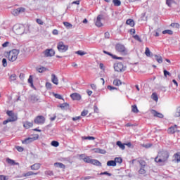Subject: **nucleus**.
<instances>
[{
	"mask_svg": "<svg viewBox=\"0 0 180 180\" xmlns=\"http://www.w3.org/2000/svg\"><path fill=\"white\" fill-rule=\"evenodd\" d=\"M13 30L15 34L20 35L25 33V26L17 24L13 26Z\"/></svg>",
	"mask_w": 180,
	"mask_h": 180,
	"instance_id": "nucleus-3",
	"label": "nucleus"
},
{
	"mask_svg": "<svg viewBox=\"0 0 180 180\" xmlns=\"http://www.w3.org/2000/svg\"><path fill=\"white\" fill-rule=\"evenodd\" d=\"M28 82L29 84H31V86H33V77H32V75L30 76L28 79Z\"/></svg>",
	"mask_w": 180,
	"mask_h": 180,
	"instance_id": "nucleus-51",
	"label": "nucleus"
},
{
	"mask_svg": "<svg viewBox=\"0 0 180 180\" xmlns=\"http://www.w3.org/2000/svg\"><path fill=\"white\" fill-rule=\"evenodd\" d=\"M113 84L115 85V86H119V85H122V82L119 79H116L113 81Z\"/></svg>",
	"mask_w": 180,
	"mask_h": 180,
	"instance_id": "nucleus-28",
	"label": "nucleus"
},
{
	"mask_svg": "<svg viewBox=\"0 0 180 180\" xmlns=\"http://www.w3.org/2000/svg\"><path fill=\"white\" fill-rule=\"evenodd\" d=\"M54 96L55 98H56L57 99H63V97L61 96V95L58 94H54Z\"/></svg>",
	"mask_w": 180,
	"mask_h": 180,
	"instance_id": "nucleus-54",
	"label": "nucleus"
},
{
	"mask_svg": "<svg viewBox=\"0 0 180 180\" xmlns=\"http://www.w3.org/2000/svg\"><path fill=\"white\" fill-rule=\"evenodd\" d=\"M41 166V164L35 163V164L31 165L30 168H31V169H32V171H37V169H40Z\"/></svg>",
	"mask_w": 180,
	"mask_h": 180,
	"instance_id": "nucleus-17",
	"label": "nucleus"
},
{
	"mask_svg": "<svg viewBox=\"0 0 180 180\" xmlns=\"http://www.w3.org/2000/svg\"><path fill=\"white\" fill-rule=\"evenodd\" d=\"M18 56H19V50L17 49H13L11 51L4 52V57H6L8 61H11V63L16 61Z\"/></svg>",
	"mask_w": 180,
	"mask_h": 180,
	"instance_id": "nucleus-1",
	"label": "nucleus"
},
{
	"mask_svg": "<svg viewBox=\"0 0 180 180\" xmlns=\"http://www.w3.org/2000/svg\"><path fill=\"white\" fill-rule=\"evenodd\" d=\"M73 101H81V95L78 93H73L70 95Z\"/></svg>",
	"mask_w": 180,
	"mask_h": 180,
	"instance_id": "nucleus-15",
	"label": "nucleus"
},
{
	"mask_svg": "<svg viewBox=\"0 0 180 180\" xmlns=\"http://www.w3.org/2000/svg\"><path fill=\"white\" fill-rule=\"evenodd\" d=\"M64 26L67 27V29H72V24L68 22H63Z\"/></svg>",
	"mask_w": 180,
	"mask_h": 180,
	"instance_id": "nucleus-32",
	"label": "nucleus"
},
{
	"mask_svg": "<svg viewBox=\"0 0 180 180\" xmlns=\"http://www.w3.org/2000/svg\"><path fill=\"white\" fill-rule=\"evenodd\" d=\"M16 150H18V151H19V153H22L24 149L22 146H17Z\"/></svg>",
	"mask_w": 180,
	"mask_h": 180,
	"instance_id": "nucleus-55",
	"label": "nucleus"
},
{
	"mask_svg": "<svg viewBox=\"0 0 180 180\" xmlns=\"http://www.w3.org/2000/svg\"><path fill=\"white\" fill-rule=\"evenodd\" d=\"M0 180H6V176L4 175H0Z\"/></svg>",
	"mask_w": 180,
	"mask_h": 180,
	"instance_id": "nucleus-64",
	"label": "nucleus"
},
{
	"mask_svg": "<svg viewBox=\"0 0 180 180\" xmlns=\"http://www.w3.org/2000/svg\"><path fill=\"white\" fill-rule=\"evenodd\" d=\"M93 151H94V153H96L98 154H106V151L105 150L101 149L99 148H94Z\"/></svg>",
	"mask_w": 180,
	"mask_h": 180,
	"instance_id": "nucleus-20",
	"label": "nucleus"
},
{
	"mask_svg": "<svg viewBox=\"0 0 180 180\" xmlns=\"http://www.w3.org/2000/svg\"><path fill=\"white\" fill-rule=\"evenodd\" d=\"M38 173H34L33 172H28L27 173H24L22 176H32V175H37Z\"/></svg>",
	"mask_w": 180,
	"mask_h": 180,
	"instance_id": "nucleus-26",
	"label": "nucleus"
},
{
	"mask_svg": "<svg viewBox=\"0 0 180 180\" xmlns=\"http://www.w3.org/2000/svg\"><path fill=\"white\" fill-rule=\"evenodd\" d=\"M6 114L10 117L8 119L10 120H11L12 122H16V120H18V115H16V114H15L13 111H12V110H7Z\"/></svg>",
	"mask_w": 180,
	"mask_h": 180,
	"instance_id": "nucleus-7",
	"label": "nucleus"
},
{
	"mask_svg": "<svg viewBox=\"0 0 180 180\" xmlns=\"http://www.w3.org/2000/svg\"><path fill=\"white\" fill-rule=\"evenodd\" d=\"M163 72H164V76H165V77H167V75H168L169 77H171V73H170L169 72L167 71V70H163Z\"/></svg>",
	"mask_w": 180,
	"mask_h": 180,
	"instance_id": "nucleus-48",
	"label": "nucleus"
},
{
	"mask_svg": "<svg viewBox=\"0 0 180 180\" xmlns=\"http://www.w3.org/2000/svg\"><path fill=\"white\" fill-rule=\"evenodd\" d=\"M134 39H135V40H137V41H139L140 43H141L143 41L141 40V38H140V37L139 35L134 36Z\"/></svg>",
	"mask_w": 180,
	"mask_h": 180,
	"instance_id": "nucleus-50",
	"label": "nucleus"
},
{
	"mask_svg": "<svg viewBox=\"0 0 180 180\" xmlns=\"http://www.w3.org/2000/svg\"><path fill=\"white\" fill-rule=\"evenodd\" d=\"M115 164L117 162L118 164H122L123 162V159L122 158H115Z\"/></svg>",
	"mask_w": 180,
	"mask_h": 180,
	"instance_id": "nucleus-39",
	"label": "nucleus"
},
{
	"mask_svg": "<svg viewBox=\"0 0 180 180\" xmlns=\"http://www.w3.org/2000/svg\"><path fill=\"white\" fill-rule=\"evenodd\" d=\"M100 175H108V176H112V174L108 172H101L100 174Z\"/></svg>",
	"mask_w": 180,
	"mask_h": 180,
	"instance_id": "nucleus-52",
	"label": "nucleus"
},
{
	"mask_svg": "<svg viewBox=\"0 0 180 180\" xmlns=\"http://www.w3.org/2000/svg\"><path fill=\"white\" fill-rule=\"evenodd\" d=\"M145 54L147 57H150L151 51H150V49H148V47L146 48Z\"/></svg>",
	"mask_w": 180,
	"mask_h": 180,
	"instance_id": "nucleus-37",
	"label": "nucleus"
},
{
	"mask_svg": "<svg viewBox=\"0 0 180 180\" xmlns=\"http://www.w3.org/2000/svg\"><path fill=\"white\" fill-rule=\"evenodd\" d=\"M155 60L159 63H162V57L161 56L155 55Z\"/></svg>",
	"mask_w": 180,
	"mask_h": 180,
	"instance_id": "nucleus-24",
	"label": "nucleus"
},
{
	"mask_svg": "<svg viewBox=\"0 0 180 180\" xmlns=\"http://www.w3.org/2000/svg\"><path fill=\"white\" fill-rule=\"evenodd\" d=\"M34 122L36 124H43L46 122V118L43 115H39L34 119Z\"/></svg>",
	"mask_w": 180,
	"mask_h": 180,
	"instance_id": "nucleus-9",
	"label": "nucleus"
},
{
	"mask_svg": "<svg viewBox=\"0 0 180 180\" xmlns=\"http://www.w3.org/2000/svg\"><path fill=\"white\" fill-rule=\"evenodd\" d=\"M176 117H180V108L177 109V111L175 114Z\"/></svg>",
	"mask_w": 180,
	"mask_h": 180,
	"instance_id": "nucleus-58",
	"label": "nucleus"
},
{
	"mask_svg": "<svg viewBox=\"0 0 180 180\" xmlns=\"http://www.w3.org/2000/svg\"><path fill=\"white\" fill-rule=\"evenodd\" d=\"M114 70L115 71H117V72H122V71H124L123 70V63H118L117 64L114 65Z\"/></svg>",
	"mask_w": 180,
	"mask_h": 180,
	"instance_id": "nucleus-11",
	"label": "nucleus"
},
{
	"mask_svg": "<svg viewBox=\"0 0 180 180\" xmlns=\"http://www.w3.org/2000/svg\"><path fill=\"white\" fill-rule=\"evenodd\" d=\"M152 99H153V101H155V102L158 101V96L157 95V94L153 93Z\"/></svg>",
	"mask_w": 180,
	"mask_h": 180,
	"instance_id": "nucleus-40",
	"label": "nucleus"
},
{
	"mask_svg": "<svg viewBox=\"0 0 180 180\" xmlns=\"http://www.w3.org/2000/svg\"><path fill=\"white\" fill-rule=\"evenodd\" d=\"M112 4H114V6H120L122 5L120 0H112Z\"/></svg>",
	"mask_w": 180,
	"mask_h": 180,
	"instance_id": "nucleus-31",
	"label": "nucleus"
},
{
	"mask_svg": "<svg viewBox=\"0 0 180 180\" xmlns=\"http://www.w3.org/2000/svg\"><path fill=\"white\" fill-rule=\"evenodd\" d=\"M83 160L87 164H92L93 165H96L97 167H102V163H101V162H99L98 160L91 159L89 157H86L83 158Z\"/></svg>",
	"mask_w": 180,
	"mask_h": 180,
	"instance_id": "nucleus-4",
	"label": "nucleus"
},
{
	"mask_svg": "<svg viewBox=\"0 0 180 180\" xmlns=\"http://www.w3.org/2000/svg\"><path fill=\"white\" fill-rule=\"evenodd\" d=\"M37 71H38V72H45V71H47V68H37Z\"/></svg>",
	"mask_w": 180,
	"mask_h": 180,
	"instance_id": "nucleus-34",
	"label": "nucleus"
},
{
	"mask_svg": "<svg viewBox=\"0 0 180 180\" xmlns=\"http://www.w3.org/2000/svg\"><path fill=\"white\" fill-rule=\"evenodd\" d=\"M172 27H175L176 29H179V25L176 22H173L170 25Z\"/></svg>",
	"mask_w": 180,
	"mask_h": 180,
	"instance_id": "nucleus-44",
	"label": "nucleus"
},
{
	"mask_svg": "<svg viewBox=\"0 0 180 180\" xmlns=\"http://www.w3.org/2000/svg\"><path fill=\"white\" fill-rule=\"evenodd\" d=\"M36 140H39V135L36 134L31 137L27 138L25 140L22 141V144H30V143H33V141H36Z\"/></svg>",
	"mask_w": 180,
	"mask_h": 180,
	"instance_id": "nucleus-5",
	"label": "nucleus"
},
{
	"mask_svg": "<svg viewBox=\"0 0 180 180\" xmlns=\"http://www.w3.org/2000/svg\"><path fill=\"white\" fill-rule=\"evenodd\" d=\"M139 174H141V175L146 174V169H144V167H141V169L139 171Z\"/></svg>",
	"mask_w": 180,
	"mask_h": 180,
	"instance_id": "nucleus-49",
	"label": "nucleus"
},
{
	"mask_svg": "<svg viewBox=\"0 0 180 180\" xmlns=\"http://www.w3.org/2000/svg\"><path fill=\"white\" fill-rule=\"evenodd\" d=\"M57 49L60 53H65L68 50V45H65L64 42L60 41L58 44Z\"/></svg>",
	"mask_w": 180,
	"mask_h": 180,
	"instance_id": "nucleus-6",
	"label": "nucleus"
},
{
	"mask_svg": "<svg viewBox=\"0 0 180 180\" xmlns=\"http://www.w3.org/2000/svg\"><path fill=\"white\" fill-rule=\"evenodd\" d=\"M107 88H108V89H109V91H113L115 89H117L116 87H114L112 86H108Z\"/></svg>",
	"mask_w": 180,
	"mask_h": 180,
	"instance_id": "nucleus-57",
	"label": "nucleus"
},
{
	"mask_svg": "<svg viewBox=\"0 0 180 180\" xmlns=\"http://www.w3.org/2000/svg\"><path fill=\"white\" fill-rule=\"evenodd\" d=\"M131 112H133V113H139V108H137V105H134L131 106Z\"/></svg>",
	"mask_w": 180,
	"mask_h": 180,
	"instance_id": "nucleus-30",
	"label": "nucleus"
},
{
	"mask_svg": "<svg viewBox=\"0 0 180 180\" xmlns=\"http://www.w3.org/2000/svg\"><path fill=\"white\" fill-rule=\"evenodd\" d=\"M51 146H53V147H58V146H60V143L57 141H53L51 143Z\"/></svg>",
	"mask_w": 180,
	"mask_h": 180,
	"instance_id": "nucleus-38",
	"label": "nucleus"
},
{
	"mask_svg": "<svg viewBox=\"0 0 180 180\" xmlns=\"http://www.w3.org/2000/svg\"><path fill=\"white\" fill-rule=\"evenodd\" d=\"M115 49L117 51H119V53H124V51H126V47H124V45L120 44H117Z\"/></svg>",
	"mask_w": 180,
	"mask_h": 180,
	"instance_id": "nucleus-13",
	"label": "nucleus"
},
{
	"mask_svg": "<svg viewBox=\"0 0 180 180\" xmlns=\"http://www.w3.org/2000/svg\"><path fill=\"white\" fill-rule=\"evenodd\" d=\"M43 53L44 55V57H53L55 56L56 51H54V49H46L43 52Z\"/></svg>",
	"mask_w": 180,
	"mask_h": 180,
	"instance_id": "nucleus-8",
	"label": "nucleus"
},
{
	"mask_svg": "<svg viewBox=\"0 0 180 180\" xmlns=\"http://www.w3.org/2000/svg\"><path fill=\"white\" fill-rule=\"evenodd\" d=\"M6 161H7L8 164H11V165H15V160L9 159V158H8L6 159Z\"/></svg>",
	"mask_w": 180,
	"mask_h": 180,
	"instance_id": "nucleus-41",
	"label": "nucleus"
},
{
	"mask_svg": "<svg viewBox=\"0 0 180 180\" xmlns=\"http://www.w3.org/2000/svg\"><path fill=\"white\" fill-rule=\"evenodd\" d=\"M16 78H18V77L16 76L15 74H13L10 77L11 81H16Z\"/></svg>",
	"mask_w": 180,
	"mask_h": 180,
	"instance_id": "nucleus-46",
	"label": "nucleus"
},
{
	"mask_svg": "<svg viewBox=\"0 0 180 180\" xmlns=\"http://www.w3.org/2000/svg\"><path fill=\"white\" fill-rule=\"evenodd\" d=\"M75 54H78V56H85V54H86V52L84 51H77L75 52Z\"/></svg>",
	"mask_w": 180,
	"mask_h": 180,
	"instance_id": "nucleus-35",
	"label": "nucleus"
},
{
	"mask_svg": "<svg viewBox=\"0 0 180 180\" xmlns=\"http://www.w3.org/2000/svg\"><path fill=\"white\" fill-rule=\"evenodd\" d=\"M68 106H70V104L64 103L63 104H60V108H61V109H64V108H68Z\"/></svg>",
	"mask_w": 180,
	"mask_h": 180,
	"instance_id": "nucleus-45",
	"label": "nucleus"
},
{
	"mask_svg": "<svg viewBox=\"0 0 180 180\" xmlns=\"http://www.w3.org/2000/svg\"><path fill=\"white\" fill-rule=\"evenodd\" d=\"M84 139L85 140H95V137L94 136H86Z\"/></svg>",
	"mask_w": 180,
	"mask_h": 180,
	"instance_id": "nucleus-61",
	"label": "nucleus"
},
{
	"mask_svg": "<svg viewBox=\"0 0 180 180\" xmlns=\"http://www.w3.org/2000/svg\"><path fill=\"white\" fill-rule=\"evenodd\" d=\"M124 146H127L129 148H133V145L130 142L124 143Z\"/></svg>",
	"mask_w": 180,
	"mask_h": 180,
	"instance_id": "nucleus-56",
	"label": "nucleus"
},
{
	"mask_svg": "<svg viewBox=\"0 0 180 180\" xmlns=\"http://www.w3.org/2000/svg\"><path fill=\"white\" fill-rule=\"evenodd\" d=\"M103 18V15H98L97 16L95 25L96 26H97V27H101V26H103V24H102V22H101V20H102V18Z\"/></svg>",
	"mask_w": 180,
	"mask_h": 180,
	"instance_id": "nucleus-12",
	"label": "nucleus"
},
{
	"mask_svg": "<svg viewBox=\"0 0 180 180\" xmlns=\"http://www.w3.org/2000/svg\"><path fill=\"white\" fill-rule=\"evenodd\" d=\"M2 65L3 67H7L8 66V61L6 60V58L2 59Z\"/></svg>",
	"mask_w": 180,
	"mask_h": 180,
	"instance_id": "nucleus-43",
	"label": "nucleus"
},
{
	"mask_svg": "<svg viewBox=\"0 0 180 180\" xmlns=\"http://www.w3.org/2000/svg\"><path fill=\"white\" fill-rule=\"evenodd\" d=\"M55 167H58L59 168H65V165H64V164L63 163H60V162H56L54 164Z\"/></svg>",
	"mask_w": 180,
	"mask_h": 180,
	"instance_id": "nucleus-33",
	"label": "nucleus"
},
{
	"mask_svg": "<svg viewBox=\"0 0 180 180\" xmlns=\"http://www.w3.org/2000/svg\"><path fill=\"white\" fill-rule=\"evenodd\" d=\"M38 30H39V28H37V27L36 26L31 27V30H30L31 33H36V32H38Z\"/></svg>",
	"mask_w": 180,
	"mask_h": 180,
	"instance_id": "nucleus-36",
	"label": "nucleus"
},
{
	"mask_svg": "<svg viewBox=\"0 0 180 180\" xmlns=\"http://www.w3.org/2000/svg\"><path fill=\"white\" fill-rule=\"evenodd\" d=\"M88 115V112L86 110H84L81 113V116H86Z\"/></svg>",
	"mask_w": 180,
	"mask_h": 180,
	"instance_id": "nucleus-63",
	"label": "nucleus"
},
{
	"mask_svg": "<svg viewBox=\"0 0 180 180\" xmlns=\"http://www.w3.org/2000/svg\"><path fill=\"white\" fill-rule=\"evenodd\" d=\"M162 34L172 35V34H174V32L171 30H165L162 31Z\"/></svg>",
	"mask_w": 180,
	"mask_h": 180,
	"instance_id": "nucleus-29",
	"label": "nucleus"
},
{
	"mask_svg": "<svg viewBox=\"0 0 180 180\" xmlns=\"http://www.w3.org/2000/svg\"><path fill=\"white\" fill-rule=\"evenodd\" d=\"M126 23L127 25H129V26H131V27H133V26H134V20H131V19H128L126 21Z\"/></svg>",
	"mask_w": 180,
	"mask_h": 180,
	"instance_id": "nucleus-27",
	"label": "nucleus"
},
{
	"mask_svg": "<svg viewBox=\"0 0 180 180\" xmlns=\"http://www.w3.org/2000/svg\"><path fill=\"white\" fill-rule=\"evenodd\" d=\"M37 23H38V25H43V20H41V19H37Z\"/></svg>",
	"mask_w": 180,
	"mask_h": 180,
	"instance_id": "nucleus-62",
	"label": "nucleus"
},
{
	"mask_svg": "<svg viewBox=\"0 0 180 180\" xmlns=\"http://www.w3.org/2000/svg\"><path fill=\"white\" fill-rule=\"evenodd\" d=\"M23 127H25V129H30V127H33V122L26 121L25 122H24Z\"/></svg>",
	"mask_w": 180,
	"mask_h": 180,
	"instance_id": "nucleus-21",
	"label": "nucleus"
},
{
	"mask_svg": "<svg viewBox=\"0 0 180 180\" xmlns=\"http://www.w3.org/2000/svg\"><path fill=\"white\" fill-rule=\"evenodd\" d=\"M166 4L171 7L172 4H175V1H174V0H166Z\"/></svg>",
	"mask_w": 180,
	"mask_h": 180,
	"instance_id": "nucleus-42",
	"label": "nucleus"
},
{
	"mask_svg": "<svg viewBox=\"0 0 180 180\" xmlns=\"http://www.w3.org/2000/svg\"><path fill=\"white\" fill-rule=\"evenodd\" d=\"M167 131L169 134H174V133H176V131H179L176 129V125H174V127L169 128Z\"/></svg>",
	"mask_w": 180,
	"mask_h": 180,
	"instance_id": "nucleus-16",
	"label": "nucleus"
},
{
	"mask_svg": "<svg viewBox=\"0 0 180 180\" xmlns=\"http://www.w3.org/2000/svg\"><path fill=\"white\" fill-rule=\"evenodd\" d=\"M116 145L117 146H119L120 150H124L126 148V146H125L124 143H122V141H117L116 142Z\"/></svg>",
	"mask_w": 180,
	"mask_h": 180,
	"instance_id": "nucleus-22",
	"label": "nucleus"
},
{
	"mask_svg": "<svg viewBox=\"0 0 180 180\" xmlns=\"http://www.w3.org/2000/svg\"><path fill=\"white\" fill-rule=\"evenodd\" d=\"M51 81L55 85H58V77L54 74L51 75Z\"/></svg>",
	"mask_w": 180,
	"mask_h": 180,
	"instance_id": "nucleus-19",
	"label": "nucleus"
},
{
	"mask_svg": "<svg viewBox=\"0 0 180 180\" xmlns=\"http://www.w3.org/2000/svg\"><path fill=\"white\" fill-rule=\"evenodd\" d=\"M53 85L50 82H46V89H51Z\"/></svg>",
	"mask_w": 180,
	"mask_h": 180,
	"instance_id": "nucleus-47",
	"label": "nucleus"
},
{
	"mask_svg": "<svg viewBox=\"0 0 180 180\" xmlns=\"http://www.w3.org/2000/svg\"><path fill=\"white\" fill-rule=\"evenodd\" d=\"M25 11V8L20 7V8H18L17 9L13 10L11 13L12 15H13V16H18V15H20V13H23Z\"/></svg>",
	"mask_w": 180,
	"mask_h": 180,
	"instance_id": "nucleus-10",
	"label": "nucleus"
},
{
	"mask_svg": "<svg viewBox=\"0 0 180 180\" xmlns=\"http://www.w3.org/2000/svg\"><path fill=\"white\" fill-rule=\"evenodd\" d=\"M108 167H116V162L115 160H109L107 162Z\"/></svg>",
	"mask_w": 180,
	"mask_h": 180,
	"instance_id": "nucleus-25",
	"label": "nucleus"
},
{
	"mask_svg": "<svg viewBox=\"0 0 180 180\" xmlns=\"http://www.w3.org/2000/svg\"><path fill=\"white\" fill-rule=\"evenodd\" d=\"M12 122L9 118L3 122V124H8V123Z\"/></svg>",
	"mask_w": 180,
	"mask_h": 180,
	"instance_id": "nucleus-60",
	"label": "nucleus"
},
{
	"mask_svg": "<svg viewBox=\"0 0 180 180\" xmlns=\"http://www.w3.org/2000/svg\"><path fill=\"white\" fill-rule=\"evenodd\" d=\"M30 102H32V103H34L37 102V101H39V98H37V96L33 95L30 97Z\"/></svg>",
	"mask_w": 180,
	"mask_h": 180,
	"instance_id": "nucleus-23",
	"label": "nucleus"
},
{
	"mask_svg": "<svg viewBox=\"0 0 180 180\" xmlns=\"http://www.w3.org/2000/svg\"><path fill=\"white\" fill-rule=\"evenodd\" d=\"M169 158V153L167 150H163L158 153V157L155 158V162H167Z\"/></svg>",
	"mask_w": 180,
	"mask_h": 180,
	"instance_id": "nucleus-2",
	"label": "nucleus"
},
{
	"mask_svg": "<svg viewBox=\"0 0 180 180\" xmlns=\"http://www.w3.org/2000/svg\"><path fill=\"white\" fill-rule=\"evenodd\" d=\"M150 113L153 115L155 117H159V119H162L164 117V115L161 112H157L155 110H151Z\"/></svg>",
	"mask_w": 180,
	"mask_h": 180,
	"instance_id": "nucleus-14",
	"label": "nucleus"
},
{
	"mask_svg": "<svg viewBox=\"0 0 180 180\" xmlns=\"http://www.w3.org/2000/svg\"><path fill=\"white\" fill-rule=\"evenodd\" d=\"M139 164H140V165H141V167L144 168V167L146 166V162H145V161L141 160V161L139 162Z\"/></svg>",
	"mask_w": 180,
	"mask_h": 180,
	"instance_id": "nucleus-53",
	"label": "nucleus"
},
{
	"mask_svg": "<svg viewBox=\"0 0 180 180\" xmlns=\"http://www.w3.org/2000/svg\"><path fill=\"white\" fill-rule=\"evenodd\" d=\"M10 43L9 41H6L5 43H4L2 44V47L5 48V47H8V46H9Z\"/></svg>",
	"mask_w": 180,
	"mask_h": 180,
	"instance_id": "nucleus-59",
	"label": "nucleus"
},
{
	"mask_svg": "<svg viewBox=\"0 0 180 180\" xmlns=\"http://www.w3.org/2000/svg\"><path fill=\"white\" fill-rule=\"evenodd\" d=\"M173 162H180V153H175L173 155Z\"/></svg>",
	"mask_w": 180,
	"mask_h": 180,
	"instance_id": "nucleus-18",
	"label": "nucleus"
}]
</instances>
